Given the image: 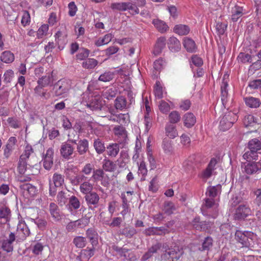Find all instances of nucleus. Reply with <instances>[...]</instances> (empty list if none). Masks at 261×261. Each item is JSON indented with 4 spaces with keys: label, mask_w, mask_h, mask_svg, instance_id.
<instances>
[{
    "label": "nucleus",
    "mask_w": 261,
    "mask_h": 261,
    "mask_svg": "<svg viewBox=\"0 0 261 261\" xmlns=\"http://www.w3.org/2000/svg\"><path fill=\"white\" fill-rule=\"evenodd\" d=\"M57 200L60 206L65 205L68 201V198L66 196V193L62 191L59 192L57 196Z\"/></svg>",
    "instance_id": "54"
},
{
    "label": "nucleus",
    "mask_w": 261,
    "mask_h": 261,
    "mask_svg": "<svg viewBox=\"0 0 261 261\" xmlns=\"http://www.w3.org/2000/svg\"><path fill=\"white\" fill-rule=\"evenodd\" d=\"M86 201L90 208L92 205L94 207L97 206L99 200V195L95 192H90L86 194L85 196Z\"/></svg>",
    "instance_id": "13"
},
{
    "label": "nucleus",
    "mask_w": 261,
    "mask_h": 261,
    "mask_svg": "<svg viewBox=\"0 0 261 261\" xmlns=\"http://www.w3.org/2000/svg\"><path fill=\"white\" fill-rule=\"evenodd\" d=\"M168 118L169 123L173 124L178 123L180 121L181 117L178 112L173 111L169 114Z\"/></svg>",
    "instance_id": "43"
},
{
    "label": "nucleus",
    "mask_w": 261,
    "mask_h": 261,
    "mask_svg": "<svg viewBox=\"0 0 261 261\" xmlns=\"http://www.w3.org/2000/svg\"><path fill=\"white\" fill-rule=\"evenodd\" d=\"M242 167L244 171L248 174H252L261 170V163L260 162H246L242 164Z\"/></svg>",
    "instance_id": "9"
},
{
    "label": "nucleus",
    "mask_w": 261,
    "mask_h": 261,
    "mask_svg": "<svg viewBox=\"0 0 261 261\" xmlns=\"http://www.w3.org/2000/svg\"><path fill=\"white\" fill-rule=\"evenodd\" d=\"M183 45L188 52L194 53L196 50V45L194 41L190 38L186 37L184 38Z\"/></svg>",
    "instance_id": "23"
},
{
    "label": "nucleus",
    "mask_w": 261,
    "mask_h": 261,
    "mask_svg": "<svg viewBox=\"0 0 261 261\" xmlns=\"http://www.w3.org/2000/svg\"><path fill=\"white\" fill-rule=\"evenodd\" d=\"M49 210L51 216L55 220L59 221L61 219L59 209L55 203L51 202L50 203Z\"/></svg>",
    "instance_id": "28"
},
{
    "label": "nucleus",
    "mask_w": 261,
    "mask_h": 261,
    "mask_svg": "<svg viewBox=\"0 0 261 261\" xmlns=\"http://www.w3.org/2000/svg\"><path fill=\"white\" fill-rule=\"evenodd\" d=\"M243 157L247 161V162H251L250 161L252 160H257L258 154L257 152L249 150L243 154Z\"/></svg>",
    "instance_id": "46"
},
{
    "label": "nucleus",
    "mask_w": 261,
    "mask_h": 261,
    "mask_svg": "<svg viewBox=\"0 0 261 261\" xmlns=\"http://www.w3.org/2000/svg\"><path fill=\"white\" fill-rule=\"evenodd\" d=\"M54 150L53 148H49L43 158V166L46 170H49L53 165Z\"/></svg>",
    "instance_id": "12"
},
{
    "label": "nucleus",
    "mask_w": 261,
    "mask_h": 261,
    "mask_svg": "<svg viewBox=\"0 0 261 261\" xmlns=\"http://www.w3.org/2000/svg\"><path fill=\"white\" fill-rule=\"evenodd\" d=\"M126 11L128 10L132 15H136L139 13L140 11L134 2L133 3L127 2Z\"/></svg>",
    "instance_id": "52"
},
{
    "label": "nucleus",
    "mask_w": 261,
    "mask_h": 261,
    "mask_svg": "<svg viewBox=\"0 0 261 261\" xmlns=\"http://www.w3.org/2000/svg\"><path fill=\"white\" fill-rule=\"evenodd\" d=\"M137 230L132 227H127L120 230V233L130 238L136 234Z\"/></svg>",
    "instance_id": "44"
},
{
    "label": "nucleus",
    "mask_w": 261,
    "mask_h": 261,
    "mask_svg": "<svg viewBox=\"0 0 261 261\" xmlns=\"http://www.w3.org/2000/svg\"><path fill=\"white\" fill-rule=\"evenodd\" d=\"M166 39L164 37H161L158 38L155 45L154 53L158 54L161 52L162 50L165 47Z\"/></svg>",
    "instance_id": "37"
},
{
    "label": "nucleus",
    "mask_w": 261,
    "mask_h": 261,
    "mask_svg": "<svg viewBox=\"0 0 261 261\" xmlns=\"http://www.w3.org/2000/svg\"><path fill=\"white\" fill-rule=\"evenodd\" d=\"M160 111L163 114H167L171 110L170 106L164 100H161L159 105Z\"/></svg>",
    "instance_id": "59"
},
{
    "label": "nucleus",
    "mask_w": 261,
    "mask_h": 261,
    "mask_svg": "<svg viewBox=\"0 0 261 261\" xmlns=\"http://www.w3.org/2000/svg\"><path fill=\"white\" fill-rule=\"evenodd\" d=\"M107 154L112 158L116 157L119 151L120 146L118 143H111L106 147Z\"/></svg>",
    "instance_id": "20"
},
{
    "label": "nucleus",
    "mask_w": 261,
    "mask_h": 261,
    "mask_svg": "<svg viewBox=\"0 0 261 261\" xmlns=\"http://www.w3.org/2000/svg\"><path fill=\"white\" fill-rule=\"evenodd\" d=\"M77 151L80 154H84L88 150V142L86 139L81 140L77 143Z\"/></svg>",
    "instance_id": "25"
},
{
    "label": "nucleus",
    "mask_w": 261,
    "mask_h": 261,
    "mask_svg": "<svg viewBox=\"0 0 261 261\" xmlns=\"http://www.w3.org/2000/svg\"><path fill=\"white\" fill-rule=\"evenodd\" d=\"M115 107L116 109L120 110L127 109V105L126 98L123 96L117 97L115 100Z\"/></svg>",
    "instance_id": "31"
},
{
    "label": "nucleus",
    "mask_w": 261,
    "mask_h": 261,
    "mask_svg": "<svg viewBox=\"0 0 261 261\" xmlns=\"http://www.w3.org/2000/svg\"><path fill=\"white\" fill-rule=\"evenodd\" d=\"M44 87L38 85L34 89L35 94L36 96H40L45 99L47 98L46 90L43 89Z\"/></svg>",
    "instance_id": "53"
},
{
    "label": "nucleus",
    "mask_w": 261,
    "mask_h": 261,
    "mask_svg": "<svg viewBox=\"0 0 261 261\" xmlns=\"http://www.w3.org/2000/svg\"><path fill=\"white\" fill-rule=\"evenodd\" d=\"M250 215L251 210L249 206L245 204H241L236 210L234 218L236 220H242Z\"/></svg>",
    "instance_id": "7"
},
{
    "label": "nucleus",
    "mask_w": 261,
    "mask_h": 261,
    "mask_svg": "<svg viewBox=\"0 0 261 261\" xmlns=\"http://www.w3.org/2000/svg\"><path fill=\"white\" fill-rule=\"evenodd\" d=\"M115 135L120 138L121 142H125L127 138V132L124 127L122 126H116L114 128Z\"/></svg>",
    "instance_id": "17"
},
{
    "label": "nucleus",
    "mask_w": 261,
    "mask_h": 261,
    "mask_svg": "<svg viewBox=\"0 0 261 261\" xmlns=\"http://www.w3.org/2000/svg\"><path fill=\"white\" fill-rule=\"evenodd\" d=\"M27 161L24 160H21V159L19 158L18 163L17 169H18V172L20 174H23L24 173L25 171H26V169H27Z\"/></svg>",
    "instance_id": "62"
},
{
    "label": "nucleus",
    "mask_w": 261,
    "mask_h": 261,
    "mask_svg": "<svg viewBox=\"0 0 261 261\" xmlns=\"http://www.w3.org/2000/svg\"><path fill=\"white\" fill-rule=\"evenodd\" d=\"M183 120L185 126L188 128L193 126L196 121V118L193 114L189 112L184 115Z\"/></svg>",
    "instance_id": "22"
},
{
    "label": "nucleus",
    "mask_w": 261,
    "mask_h": 261,
    "mask_svg": "<svg viewBox=\"0 0 261 261\" xmlns=\"http://www.w3.org/2000/svg\"><path fill=\"white\" fill-rule=\"evenodd\" d=\"M152 23L159 31L163 33L166 32L168 27L163 21L159 19H155L152 20Z\"/></svg>",
    "instance_id": "34"
},
{
    "label": "nucleus",
    "mask_w": 261,
    "mask_h": 261,
    "mask_svg": "<svg viewBox=\"0 0 261 261\" xmlns=\"http://www.w3.org/2000/svg\"><path fill=\"white\" fill-rule=\"evenodd\" d=\"M87 106L92 110H100L102 106V102L100 97L95 96L92 98Z\"/></svg>",
    "instance_id": "19"
},
{
    "label": "nucleus",
    "mask_w": 261,
    "mask_h": 261,
    "mask_svg": "<svg viewBox=\"0 0 261 261\" xmlns=\"http://www.w3.org/2000/svg\"><path fill=\"white\" fill-rule=\"evenodd\" d=\"M94 247L82 250L80 254L81 261H88L94 255Z\"/></svg>",
    "instance_id": "30"
},
{
    "label": "nucleus",
    "mask_w": 261,
    "mask_h": 261,
    "mask_svg": "<svg viewBox=\"0 0 261 261\" xmlns=\"http://www.w3.org/2000/svg\"><path fill=\"white\" fill-rule=\"evenodd\" d=\"M248 148L249 150L257 152L261 148L260 142L256 138L252 139L248 143Z\"/></svg>",
    "instance_id": "38"
},
{
    "label": "nucleus",
    "mask_w": 261,
    "mask_h": 261,
    "mask_svg": "<svg viewBox=\"0 0 261 261\" xmlns=\"http://www.w3.org/2000/svg\"><path fill=\"white\" fill-rule=\"evenodd\" d=\"M94 147L96 150V151L99 154L102 153L106 149L104 144L99 139L94 141Z\"/></svg>",
    "instance_id": "60"
},
{
    "label": "nucleus",
    "mask_w": 261,
    "mask_h": 261,
    "mask_svg": "<svg viewBox=\"0 0 261 261\" xmlns=\"http://www.w3.org/2000/svg\"><path fill=\"white\" fill-rule=\"evenodd\" d=\"M117 91L115 88H111L102 91V96L105 98L110 99L115 97Z\"/></svg>",
    "instance_id": "48"
},
{
    "label": "nucleus",
    "mask_w": 261,
    "mask_h": 261,
    "mask_svg": "<svg viewBox=\"0 0 261 261\" xmlns=\"http://www.w3.org/2000/svg\"><path fill=\"white\" fill-rule=\"evenodd\" d=\"M127 2L113 3L111 5V8L113 10L125 11Z\"/></svg>",
    "instance_id": "50"
},
{
    "label": "nucleus",
    "mask_w": 261,
    "mask_h": 261,
    "mask_svg": "<svg viewBox=\"0 0 261 261\" xmlns=\"http://www.w3.org/2000/svg\"><path fill=\"white\" fill-rule=\"evenodd\" d=\"M183 250L179 247L175 246L173 248L169 249L164 254V257L169 261H175L178 260L183 254Z\"/></svg>",
    "instance_id": "6"
},
{
    "label": "nucleus",
    "mask_w": 261,
    "mask_h": 261,
    "mask_svg": "<svg viewBox=\"0 0 261 261\" xmlns=\"http://www.w3.org/2000/svg\"><path fill=\"white\" fill-rule=\"evenodd\" d=\"M114 76V73L111 71H107L101 74L98 77V80L103 82H109L112 80Z\"/></svg>",
    "instance_id": "56"
},
{
    "label": "nucleus",
    "mask_w": 261,
    "mask_h": 261,
    "mask_svg": "<svg viewBox=\"0 0 261 261\" xmlns=\"http://www.w3.org/2000/svg\"><path fill=\"white\" fill-rule=\"evenodd\" d=\"M190 30V28L188 25L182 24L176 25L173 29L174 33L181 36L187 35Z\"/></svg>",
    "instance_id": "26"
},
{
    "label": "nucleus",
    "mask_w": 261,
    "mask_h": 261,
    "mask_svg": "<svg viewBox=\"0 0 261 261\" xmlns=\"http://www.w3.org/2000/svg\"><path fill=\"white\" fill-rule=\"evenodd\" d=\"M97 64L98 62L96 60L89 58L83 62L82 66L85 68L91 69L94 68Z\"/></svg>",
    "instance_id": "47"
},
{
    "label": "nucleus",
    "mask_w": 261,
    "mask_h": 261,
    "mask_svg": "<svg viewBox=\"0 0 261 261\" xmlns=\"http://www.w3.org/2000/svg\"><path fill=\"white\" fill-rule=\"evenodd\" d=\"M245 105L250 108L256 109L261 105V100L259 98L253 96H248L244 98Z\"/></svg>",
    "instance_id": "14"
},
{
    "label": "nucleus",
    "mask_w": 261,
    "mask_h": 261,
    "mask_svg": "<svg viewBox=\"0 0 261 261\" xmlns=\"http://www.w3.org/2000/svg\"><path fill=\"white\" fill-rule=\"evenodd\" d=\"M14 55L9 50L3 51L1 56V60L5 63H11L14 60Z\"/></svg>",
    "instance_id": "29"
},
{
    "label": "nucleus",
    "mask_w": 261,
    "mask_h": 261,
    "mask_svg": "<svg viewBox=\"0 0 261 261\" xmlns=\"http://www.w3.org/2000/svg\"><path fill=\"white\" fill-rule=\"evenodd\" d=\"M113 35L112 34H107L103 37H100L96 40L95 44L97 46H100L109 43L113 38Z\"/></svg>",
    "instance_id": "32"
},
{
    "label": "nucleus",
    "mask_w": 261,
    "mask_h": 261,
    "mask_svg": "<svg viewBox=\"0 0 261 261\" xmlns=\"http://www.w3.org/2000/svg\"><path fill=\"white\" fill-rule=\"evenodd\" d=\"M48 30V26L47 24L42 25L38 29L37 35L38 38H41L43 36H46Z\"/></svg>",
    "instance_id": "63"
},
{
    "label": "nucleus",
    "mask_w": 261,
    "mask_h": 261,
    "mask_svg": "<svg viewBox=\"0 0 261 261\" xmlns=\"http://www.w3.org/2000/svg\"><path fill=\"white\" fill-rule=\"evenodd\" d=\"M162 147L164 152L166 154H170L173 151L172 142L171 140L167 139H164L163 140Z\"/></svg>",
    "instance_id": "41"
},
{
    "label": "nucleus",
    "mask_w": 261,
    "mask_h": 261,
    "mask_svg": "<svg viewBox=\"0 0 261 261\" xmlns=\"http://www.w3.org/2000/svg\"><path fill=\"white\" fill-rule=\"evenodd\" d=\"M16 239V236L14 233H9L8 238L3 240L1 242L2 248L7 252H11L13 250V243Z\"/></svg>",
    "instance_id": "8"
},
{
    "label": "nucleus",
    "mask_w": 261,
    "mask_h": 261,
    "mask_svg": "<svg viewBox=\"0 0 261 261\" xmlns=\"http://www.w3.org/2000/svg\"><path fill=\"white\" fill-rule=\"evenodd\" d=\"M11 211L6 206H2L0 207V224H5L9 219Z\"/></svg>",
    "instance_id": "21"
},
{
    "label": "nucleus",
    "mask_w": 261,
    "mask_h": 261,
    "mask_svg": "<svg viewBox=\"0 0 261 261\" xmlns=\"http://www.w3.org/2000/svg\"><path fill=\"white\" fill-rule=\"evenodd\" d=\"M238 117L233 112H227L224 116L221 117L219 127L223 131H225L230 128L232 124L237 121Z\"/></svg>",
    "instance_id": "3"
},
{
    "label": "nucleus",
    "mask_w": 261,
    "mask_h": 261,
    "mask_svg": "<svg viewBox=\"0 0 261 261\" xmlns=\"http://www.w3.org/2000/svg\"><path fill=\"white\" fill-rule=\"evenodd\" d=\"M166 135L170 138L174 139L178 136L176 127L172 124L167 123L165 127Z\"/></svg>",
    "instance_id": "27"
},
{
    "label": "nucleus",
    "mask_w": 261,
    "mask_h": 261,
    "mask_svg": "<svg viewBox=\"0 0 261 261\" xmlns=\"http://www.w3.org/2000/svg\"><path fill=\"white\" fill-rule=\"evenodd\" d=\"M51 181V182H53V184L55 185V187H61L64 183V176L60 174L55 173L54 174Z\"/></svg>",
    "instance_id": "36"
},
{
    "label": "nucleus",
    "mask_w": 261,
    "mask_h": 261,
    "mask_svg": "<svg viewBox=\"0 0 261 261\" xmlns=\"http://www.w3.org/2000/svg\"><path fill=\"white\" fill-rule=\"evenodd\" d=\"M73 242L77 247L83 248L86 245V239L83 237H77L74 239Z\"/></svg>",
    "instance_id": "64"
},
{
    "label": "nucleus",
    "mask_w": 261,
    "mask_h": 261,
    "mask_svg": "<svg viewBox=\"0 0 261 261\" xmlns=\"http://www.w3.org/2000/svg\"><path fill=\"white\" fill-rule=\"evenodd\" d=\"M121 256H123L126 261H135L136 260V258L132 252L126 248H125L123 250Z\"/></svg>",
    "instance_id": "57"
},
{
    "label": "nucleus",
    "mask_w": 261,
    "mask_h": 261,
    "mask_svg": "<svg viewBox=\"0 0 261 261\" xmlns=\"http://www.w3.org/2000/svg\"><path fill=\"white\" fill-rule=\"evenodd\" d=\"M19 188L24 196L27 198L33 197L37 193L36 188L32 185L28 183H23L19 186Z\"/></svg>",
    "instance_id": "10"
},
{
    "label": "nucleus",
    "mask_w": 261,
    "mask_h": 261,
    "mask_svg": "<svg viewBox=\"0 0 261 261\" xmlns=\"http://www.w3.org/2000/svg\"><path fill=\"white\" fill-rule=\"evenodd\" d=\"M243 14L242 8L239 6H236L232 9L231 18L233 21H237Z\"/></svg>",
    "instance_id": "45"
},
{
    "label": "nucleus",
    "mask_w": 261,
    "mask_h": 261,
    "mask_svg": "<svg viewBox=\"0 0 261 261\" xmlns=\"http://www.w3.org/2000/svg\"><path fill=\"white\" fill-rule=\"evenodd\" d=\"M237 59L239 62L242 63L252 62V57L248 54L240 53L238 55Z\"/></svg>",
    "instance_id": "51"
},
{
    "label": "nucleus",
    "mask_w": 261,
    "mask_h": 261,
    "mask_svg": "<svg viewBox=\"0 0 261 261\" xmlns=\"http://www.w3.org/2000/svg\"><path fill=\"white\" fill-rule=\"evenodd\" d=\"M168 46L169 49L172 52L178 51L181 48L180 41L174 37H171L169 39Z\"/></svg>",
    "instance_id": "18"
},
{
    "label": "nucleus",
    "mask_w": 261,
    "mask_h": 261,
    "mask_svg": "<svg viewBox=\"0 0 261 261\" xmlns=\"http://www.w3.org/2000/svg\"><path fill=\"white\" fill-rule=\"evenodd\" d=\"M69 205L74 210H77L80 207V202L77 197L72 196L69 199Z\"/></svg>",
    "instance_id": "61"
},
{
    "label": "nucleus",
    "mask_w": 261,
    "mask_h": 261,
    "mask_svg": "<svg viewBox=\"0 0 261 261\" xmlns=\"http://www.w3.org/2000/svg\"><path fill=\"white\" fill-rule=\"evenodd\" d=\"M31 221L37 225L40 230H44L46 228L47 222L45 219L38 217L36 219H31Z\"/></svg>",
    "instance_id": "40"
},
{
    "label": "nucleus",
    "mask_w": 261,
    "mask_h": 261,
    "mask_svg": "<svg viewBox=\"0 0 261 261\" xmlns=\"http://www.w3.org/2000/svg\"><path fill=\"white\" fill-rule=\"evenodd\" d=\"M77 172H79V170L76 167L68 168L65 170V173L66 178L69 180L70 184L73 186L74 185Z\"/></svg>",
    "instance_id": "16"
},
{
    "label": "nucleus",
    "mask_w": 261,
    "mask_h": 261,
    "mask_svg": "<svg viewBox=\"0 0 261 261\" xmlns=\"http://www.w3.org/2000/svg\"><path fill=\"white\" fill-rule=\"evenodd\" d=\"M72 87V82L68 79H62L58 81L54 86V93L56 96H64L68 93Z\"/></svg>",
    "instance_id": "1"
},
{
    "label": "nucleus",
    "mask_w": 261,
    "mask_h": 261,
    "mask_svg": "<svg viewBox=\"0 0 261 261\" xmlns=\"http://www.w3.org/2000/svg\"><path fill=\"white\" fill-rule=\"evenodd\" d=\"M165 61L162 59H159L154 62L153 72H155L154 73V75L156 74L157 72H160L161 71L165 66Z\"/></svg>",
    "instance_id": "49"
},
{
    "label": "nucleus",
    "mask_w": 261,
    "mask_h": 261,
    "mask_svg": "<svg viewBox=\"0 0 261 261\" xmlns=\"http://www.w3.org/2000/svg\"><path fill=\"white\" fill-rule=\"evenodd\" d=\"M30 234V231L24 221L19 222L17 225L16 238L18 241L24 240Z\"/></svg>",
    "instance_id": "5"
},
{
    "label": "nucleus",
    "mask_w": 261,
    "mask_h": 261,
    "mask_svg": "<svg viewBox=\"0 0 261 261\" xmlns=\"http://www.w3.org/2000/svg\"><path fill=\"white\" fill-rule=\"evenodd\" d=\"M68 139L67 142L63 143L61 146L60 153L61 156L66 160H69L73 153L74 148L70 144L73 143L77 144V139L71 138L70 135H68Z\"/></svg>",
    "instance_id": "2"
},
{
    "label": "nucleus",
    "mask_w": 261,
    "mask_h": 261,
    "mask_svg": "<svg viewBox=\"0 0 261 261\" xmlns=\"http://www.w3.org/2000/svg\"><path fill=\"white\" fill-rule=\"evenodd\" d=\"M33 153V150L31 145H27L24 149V150L22 154L20 155V158L21 160H24L27 161L29 156Z\"/></svg>",
    "instance_id": "58"
},
{
    "label": "nucleus",
    "mask_w": 261,
    "mask_h": 261,
    "mask_svg": "<svg viewBox=\"0 0 261 261\" xmlns=\"http://www.w3.org/2000/svg\"><path fill=\"white\" fill-rule=\"evenodd\" d=\"M86 236L88 238L93 247L98 244L97 233L92 228H89L86 231Z\"/></svg>",
    "instance_id": "24"
},
{
    "label": "nucleus",
    "mask_w": 261,
    "mask_h": 261,
    "mask_svg": "<svg viewBox=\"0 0 261 261\" xmlns=\"http://www.w3.org/2000/svg\"><path fill=\"white\" fill-rule=\"evenodd\" d=\"M128 154L126 152L122 151L120 152V158L117 161V165L120 168H125L128 162Z\"/></svg>",
    "instance_id": "33"
},
{
    "label": "nucleus",
    "mask_w": 261,
    "mask_h": 261,
    "mask_svg": "<svg viewBox=\"0 0 261 261\" xmlns=\"http://www.w3.org/2000/svg\"><path fill=\"white\" fill-rule=\"evenodd\" d=\"M54 81L52 73H47L45 75L39 78L37 81L38 85H40L43 87L51 86Z\"/></svg>",
    "instance_id": "15"
},
{
    "label": "nucleus",
    "mask_w": 261,
    "mask_h": 261,
    "mask_svg": "<svg viewBox=\"0 0 261 261\" xmlns=\"http://www.w3.org/2000/svg\"><path fill=\"white\" fill-rule=\"evenodd\" d=\"M255 238L253 233L250 231L242 232L237 230L235 233V239L243 246H249L251 245L252 238Z\"/></svg>",
    "instance_id": "4"
},
{
    "label": "nucleus",
    "mask_w": 261,
    "mask_h": 261,
    "mask_svg": "<svg viewBox=\"0 0 261 261\" xmlns=\"http://www.w3.org/2000/svg\"><path fill=\"white\" fill-rule=\"evenodd\" d=\"M92 189L93 186L89 181L84 180L80 187V191L82 193L86 194L90 193Z\"/></svg>",
    "instance_id": "42"
},
{
    "label": "nucleus",
    "mask_w": 261,
    "mask_h": 261,
    "mask_svg": "<svg viewBox=\"0 0 261 261\" xmlns=\"http://www.w3.org/2000/svg\"><path fill=\"white\" fill-rule=\"evenodd\" d=\"M192 227L196 230L199 231H206L211 227V224L208 222L200 221L199 217H195L191 222Z\"/></svg>",
    "instance_id": "11"
},
{
    "label": "nucleus",
    "mask_w": 261,
    "mask_h": 261,
    "mask_svg": "<svg viewBox=\"0 0 261 261\" xmlns=\"http://www.w3.org/2000/svg\"><path fill=\"white\" fill-rule=\"evenodd\" d=\"M154 93L156 98L161 99L163 97V88L159 81H156L154 86Z\"/></svg>",
    "instance_id": "55"
},
{
    "label": "nucleus",
    "mask_w": 261,
    "mask_h": 261,
    "mask_svg": "<svg viewBox=\"0 0 261 261\" xmlns=\"http://www.w3.org/2000/svg\"><path fill=\"white\" fill-rule=\"evenodd\" d=\"M221 189V186L218 184L216 186L208 187L207 189L206 193L208 196L214 198L220 193Z\"/></svg>",
    "instance_id": "39"
},
{
    "label": "nucleus",
    "mask_w": 261,
    "mask_h": 261,
    "mask_svg": "<svg viewBox=\"0 0 261 261\" xmlns=\"http://www.w3.org/2000/svg\"><path fill=\"white\" fill-rule=\"evenodd\" d=\"M213 244V239L210 237H207L203 241L201 247L199 248V250L201 251H208L212 247Z\"/></svg>",
    "instance_id": "35"
}]
</instances>
